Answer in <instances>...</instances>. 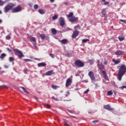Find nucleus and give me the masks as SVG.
Instances as JSON below:
<instances>
[{
	"mask_svg": "<svg viewBox=\"0 0 126 126\" xmlns=\"http://www.w3.org/2000/svg\"><path fill=\"white\" fill-rule=\"evenodd\" d=\"M118 39L120 40V41H123L125 39V36H124L123 35H120L118 37Z\"/></svg>",
	"mask_w": 126,
	"mask_h": 126,
	"instance_id": "4be33fe9",
	"label": "nucleus"
},
{
	"mask_svg": "<svg viewBox=\"0 0 126 126\" xmlns=\"http://www.w3.org/2000/svg\"><path fill=\"white\" fill-rule=\"evenodd\" d=\"M101 14L103 15L104 17L107 18V15L106 14V9H102Z\"/></svg>",
	"mask_w": 126,
	"mask_h": 126,
	"instance_id": "ddd939ff",
	"label": "nucleus"
},
{
	"mask_svg": "<svg viewBox=\"0 0 126 126\" xmlns=\"http://www.w3.org/2000/svg\"><path fill=\"white\" fill-rule=\"evenodd\" d=\"M3 66H4V68H8V66L6 65H4Z\"/></svg>",
	"mask_w": 126,
	"mask_h": 126,
	"instance_id": "13d9d810",
	"label": "nucleus"
},
{
	"mask_svg": "<svg viewBox=\"0 0 126 126\" xmlns=\"http://www.w3.org/2000/svg\"><path fill=\"white\" fill-rule=\"evenodd\" d=\"M113 94V92L112 91L107 92V94L108 95H112Z\"/></svg>",
	"mask_w": 126,
	"mask_h": 126,
	"instance_id": "72a5a7b5",
	"label": "nucleus"
},
{
	"mask_svg": "<svg viewBox=\"0 0 126 126\" xmlns=\"http://www.w3.org/2000/svg\"><path fill=\"white\" fill-rule=\"evenodd\" d=\"M74 29L77 31V30H81V28L80 27V26H79V25H78L77 26H75V27H74Z\"/></svg>",
	"mask_w": 126,
	"mask_h": 126,
	"instance_id": "a878e982",
	"label": "nucleus"
},
{
	"mask_svg": "<svg viewBox=\"0 0 126 126\" xmlns=\"http://www.w3.org/2000/svg\"><path fill=\"white\" fill-rule=\"evenodd\" d=\"M54 74H55V73L53 70L48 71L46 72L45 73L43 74V75L44 76H52Z\"/></svg>",
	"mask_w": 126,
	"mask_h": 126,
	"instance_id": "9d476101",
	"label": "nucleus"
},
{
	"mask_svg": "<svg viewBox=\"0 0 126 126\" xmlns=\"http://www.w3.org/2000/svg\"><path fill=\"white\" fill-rule=\"evenodd\" d=\"M99 121H93V123L94 124H96L97 123H98Z\"/></svg>",
	"mask_w": 126,
	"mask_h": 126,
	"instance_id": "8fccbe9b",
	"label": "nucleus"
},
{
	"mask_svg": "<svg viewBox=\"0 0 126 126\" xmlns=\"http://www.w3.org/2000/svg\"><path fill=\"white\" fill-rule=\"evenodd\" d=\"M52 98L53 99H54V100H55V101H58L59 100V99L57 98H56L55 96H53L52 97Z\"/></svg>",
	"mask_w": 126,
	"mask_h": 126,
	"instance_id": "37998d69",
	"label": "nucleus"
},
{
	"mask_svg": "<svg viewBox=\"0 0 126 126\" xmlns=\"http://www.w3.org/2000/svg\"><path fill=\"white\" fill-rule=\"evenodd\" d=\"M102 73L103 75V78H104V79L105 80H109L106 72L105 71H102Z\"/></svg>",
	"mask_w": 126,
	"mask_h": 126,
	"instance_id": "4468645a",
	"label": "nucleus"
},
{
	"mask_svg": "<svg viewBox=\"0 0 126 126\" xmlns=\"http://www.w3.org/2000/svg\"><path fill=\"white\" fill-rule=\"evenodd\" d=\"M88 75L92 81H95V78L94 72L91 71L88 73Z\"/></svg>",
	"mask_w": 126,
	"mask_h": 126,
	"instance_id": "423d86ee",
	"label": "nucleus"
},
{
	"mask_svg": "<svg viewBox=\"0 0 126 126\" xmlns=\"http://www.w3.org/2000/svg\"><path fill=\"white\" fill-rule=\"evenodd\" d=\"M2 14V11H1V10H0V14Z\"/></svg>",
	"mask_w": 126,
	"mask_h": 126,
	"instance_id": "0e129e2a",
	"label": "nucleus"
},
{
	"mask_svg": "<svg viewBox=\"0 0 126 126\" xmlns=\"http://www.w3.org/2000/svg\"><path fill=\"white\" fill-rule=\"evenodd\" d=\"M102 1L104 2H105L106 1V0H102Z\"/></svg>",
	"mask_w": 126,
	"mask_h": 126,
	"instance_id": "338daca9",
	"label": "nucleus"
},
{
	"mask_svg": "<svg viewBox=\"0 0 126 126\" xmlns=\"http://www.w3.org/2000/svg\"><path fill=\"white\" fill-rule=\"evenodd\" d=\"M33 8L34 9L37 10L38 8V5H37V4L34 5Z\"/></svg>",
	"mask_w": 126,
	"mask_h": 126,
	"instance_id": "4c0bfd02",
	"label": "nucleus"
},
{
	"mask_svg": "<svg viewBox=\"0 0 126 126\" xmlns=\"http://www.w3.org/2000/svg\"><path fill=\"white\" fill-rule=\"evenodd\" d=\"M74 14L72 12H71L67 15V18H71L72 17H73Z\"/></svg>",
	"mask_w": 126,
	"mask_h": 126,
	"instance_id": "393cba45",
	"label": "nucleus"
},
{
	"mask_svg": "<svg viewBox=\"0 0 126 126\" xmlns=\"http://www.w3.org/2000/svg\"><path fill=\"white\" fill-rule=\"evenodd\" d=\"M50 2L53 3L55 1V0H50Z\"/></svg>",
	"mask_w": 126,
	"mask_h": 126,
	"instance_id": "052dcab7",
	"label": "nucleus"
},
{
	"mask_svg": "<svg viewBox=\"0 0 126 126\" xmlns=\"http://www.w3.org/2000/svg\"><path fill=\"white\" fill-rule=\"evenodd\" d=\"M72 80L70 78H68L66 81L65 87H68L71 85Z\"/></svg>",
	"mask_w": 126,
	"mask_h": 126,
	"instance_id": "f8f14e48",
	"label": "nucleus"
},
{
	"mask_svg": "<svg viewBox=\"0 0 126 126\" xmlns=\"http://www.w3.org/2000/svg\"><path fill=\"white\" fill-rule=\"evenodd\" d=\"M80 90V89H78V88H76V89H75V90H76V91H78V90Z\"/></svg>",
	"mask_w": 126,
	"mask_h": 126,
	"instance_id": "e2e57ef3",
	"label": "nucleus"
},
{
	"mask_svg": "<svg viewBox=\"0 0 126 126\" xmlns=\"http://www.w3.org/2000/svg\"><path fill=\"white\" fill-rule=\"evenodd\" d=\"M45 105L46 106V107L48 108H51V105H50L49 104H45Z\"/></svg>",
	"mask_w": 126,
	"mask_h": 126,
	"instance_id": "de8ad7c7",
	"label": "nucleus"
},
{
	"mask_svg": "<svg viewBox=\"0 0 126 126\" xmlns=\"http://www.w3.org/2000/svg\"><path fill=\"white\" fill-rule=\"evenodd\" d=\"M7 51L9 52V53H11L12 51L11 50H10L9 48H6Z\"/></svg>",
	"mask_w": 126,
	"mask_h": 126,
	"instance_id": "a18cd8bd",
	"label": "nucleus"
},
{
	"mask_svg": "<svg viewBox=\"0 0 126 126\" xmlns=\"http://www.w3.org/2000/svg\"><path fill=\"white\" fill-rule=\"evenodd\" d=\"M6 57V54L5 53H2L0 55V59L2 60Z\"/></svg>",
	"mask_w": 126,
	"mask_h": 126,
	"instance_id": "6ab92c4d",
	"label": "nucleus"
},
{
	"mask_svg": "<svg viewBox=\"0 0 126 126\" xmlns=\"http://www.w3.org/2000/svg\"><path fill=\"white\" fill-rule=\"evenodd\" d=\"M70 94V93L68 91L65 92V96L67 97Z\"/></svg>",
	"mask_w": 126,
	"mask_h": 126,
	"instance_id": "e433bc0d",
	"label": "nucleus"
},
{
	"mask_svg": "<svg viewBox=\"0 0 126 126\" xmlns=\"http://www.w3.org/2000/svg\"><path fill=\"white\" fill-rule=\"evenodd\" d=\"M125 88H126V86H122L121 89L124 90Z\"/></svg>",
	"mask_w": 126,
	"mask_h": 126,
	"instance_id": "bf43d9fd",
	"label": "nucleus"
},
{
	"mask_svg": "<svg viewBox=\"0 0 126 126\" xmlns=\"http://www.w3.org/2000/svg\"><path fill=\"white\" fill-rule=\"evenodd\" d=\"M80 33V32L77 31H75L74 32H73L72 34V38H76L79 34Z\"/></svg>",
	"mask_w": 126,
	"mask_h": 126,
	"instance_id": "6e6552de",
	"label": "nucleus"
},
{
	"mask_svg": "<svg viewBox=\"0 0 126 126\" xmlns=\"http://www.w3.org/2000/svg\"><path fill=\"white\" fill-rule=\"evenodd\" d=\"M29 71V70L27 68H25L24 69V73L27 74V72Z\"/></svg>",
	"mask_w": 126,
	"mask_h": 126,
	"instance_id": "ea45409f",
	"label": "nucleus"
},
{
	"mask_svg": "<svg viewBox=\"0 0 126 126\" xmlns=\"http://www.w3.org/2000/svg\"><path fill=\"white\" fill-rule=\"evenodd\" d=\"M60 25L62 27H63L65 25V21L63 17H61L59 18Z\"/></svg>",
	"mask_w": 126,
	"mask_h": 126,
	"instance_id": "0eeeda50",
	"label": "nucleus"
},
{
	"mask_svg": "<svg viewBox=\"0 0 126 126\" xmlns=\"http://www.w3.org/2000/svg\"><path fill=\"white\" fill-rule=\"evenodd\" d=\"M90 41V40H89L88 39H83L82 41V42L83 43H85L87 42V41Z\"/></svg>",
	"mask_w": 126,
	"mask_h": 126,
	"instance_id": "473e14b6",
	"label": "nucleus"
},
{
	"mask_svg": "<svg viewBox=\"0 0 126 126\" xmlns=\"http://www.w3.org/2000/svg\"><path fill=\"white\" fill-rule=\"evenodd\" d=\"M20 88H22V89L24 91V92L27 94H29V92L23 87H20Z\"/></svg>",
	"mask_w": 126,
	"mask_h": 126,
	"instance_id": "cd10ccee",
	"label": "nucleus"
},
{
	"mask_svg": "<svg viewBox=\"0 0 126 126\" xmlns=\"http://www.w3.org/2000/svg\"><path fill=\"white\" fill-rule=\"evenodd\" d=\"M120 21L126 24V20H120Z\"/></svg>",
	"mask_w": 126,
	"mask_h": 126,
	"instance_id": "c03bdc74",
	"label": "nucleus"
},
{
	"mask_svg": "<svg viewBox=\"0 0 126 126\" xmlns=\"http://www.w3.org/2000/svg\"><path fill=\"white\" fill-rule=\"evenodd\" d=\"M67 39H63V40H62L61 41V43L63 44H65L67 43Z\"/></svg>",
	"mask_w": 126,
	"mask_h": 126,
	"instance_id": "c756f323",
	"label": "nucleus"
},
{
	"mask_svg": "<svg viewBox=\"0 0 126 126\" xmlns=\"http://www.w3.org/2000/svg\"><path fill=\"white\" fill-rule=\"evenodd\" d=\"M38 12L41 14H44L45 13V11L42 10V9H39L38 10Z\"/></svg>",
	"mask_w": 126,
	"mask_h": 126,
	"instance_id": "b1692460",
	"label": "nucleus"
},
{
	"mask_svg": "<svg viewBox=\"0 0 126 126\" xmlns=\"http://www.w3.org/2000/svg\"><path fill=\"white\" fill-rule=\"evenodd\" d=\"M39 37L41 38L42 40L45 39L46 38V36L44 34H40L39 35Z\"/></svg>",
	"mask_w": 126,
	"mask_h": 126,
	"instance_id": "bb28decb",
	"label": "nucleus"
},
{
	"mask_svg": "<svg viewBox=\"0 0 126 126\" xmlns=\"http://www.w3.org/2000/svg\"><path fill=\"white\" fill-rule=\"evenodd\" d=\"M28 38L31 40V42H33V46L36 45V38L35 37H33L32 36H29Z\"/></svg>",
	"mask_w": 126,
	"mask_h": 126,
	"instance_id": "1a4fd4ad",
	"label": "nucleus"
},
{
	"mask_svg": "<svg viewBox=\"0 0 126 126\" xmlns=\"http://www.w3.org/2000/svg\"><path fill=\"white\" fill-rule=\"evenodd\" d=\"M112 62H113L114 63L117 64L121 63V60L119 59L118 60H116L115 59H112Z\"/></svg>",
	"mask_w": 126,
	"mask_h": 126,
	"instance_id": "aec40b11",
	"label": "nucleus"
},
{
	"mask_svg": "<svg viewBox=\"0 0 126 126\" xmlns=\"http://www.w3.org/2000/svg\"><path fill=\"white\" fill-rule=\"evenodd\" d=\"M24 61H27V62H32V60H30V59H24Z\"/></svg>",
	"mask_w": 126,
	"mask_h": 126,
	"instance_id": "49530a36",
	"label": "nucleus"
},
{
	"mask_svg": "<svg viewBox=\"0 0 126 126\" xmlns=\"http://www.w3.org/2000/svg\"><path fill=\"white\" fill-rule=\"evenodd\" d=\"M126 73V65L125 64H122L119 67V71L117 75V79L119 81H121L123 76Z\"/></svg>",
	"mask_w": 126,
	"mask_h": 126,
	"instance_id": "f257e3e1",
	"label": "nucleus"
},
{
	"mask_svg": "<svg viewBox=\"0 0 126 126\" xmlns=\"http://www.w3.org/2000/svg\"><path fill=\"white\" fill-rule=\"evenodd\" d=\"M51 32L53 35H55L57 33V31L55 29H52Z\"/></svg>",
	"mask_w": 126,
	"mask_h": 126,
	"instance_id": "5701e85b",
	"label": "nucleus"
},
{
	"mask_svg": "<svg viewBox=\"0 0 126 126\" xmlns=\"http://www.w3.org/2000/svg\"><path fill=\"white\" fill-rule=\"evenodd\" d=\"M63 123L65 126H72V124L71 123L66 122V121L65 120H63Z\"/></svg>",
	"mask_w": 126,
	"mask_h": 126,
	"instance_id": "412c9836",
	"label": "nucleus"
},
{
	"mask_svg": "<svg viewBox=\"0 0 126 126\" xmlns=\"http://www.w3.org/2000/svg\"><path fill=\"white\" fill-rule=\"evenodd\" d=\"M5 3V1H2V0H0V6H2Z\"/></svg>",
	"mask_w": 126,
	"mask_h": 126,
	"instance_id": "7c9ffc66",
	"label": "nucleus"
},
{
	"mask_svg": "<svg viewBox=\"0 0 126 126\" xmlns=\"http://www.w3.org/2000/svg\"><path fill=\"white\" fill-rule=\"evenodd\" d=\"M109 4V2H105L104 5H107Z\"/></svg>",
	"mask_w": 126,
	"mask_h": 126,
	"instance_id": "3c124183",
	"label": "nucleus"
},
{
	"mask_svg": "<svg viewBox=\"0 0 126 126\" xmlns=\"http://www.w3.org/2000/svg\"><path fill=\"white\" fill-rule=\"evenodd\" d=\"M46 65H47L46 63H41L37 64V66L38 67H41V66L45 67L46 66Z\"/></svg>",
	"mask_w": 126,
	"mask_h": 126,
	"instance_id": "f3484780",
	"label": "nucleus"
},
{
	"mask_svg": "<svg viewBox=\"0 0 126 126\" xmlns=\"http://www.w3.org/2000/svg\"><path fill=\"white\" fill-rule=\"evenodd\" d=\"M103 63H104V65H106L108 63V62L107 61H105V62H103Z\"/></svg>",
	"mask_w": 126,
	"mask_h": 126,
	"instance_id": "864d4df0",
	"label": "nucleus"
},
{
	"mask_svg": "<svg viewBox=\"0 0 126 126\" xmlns=\"http://www.w3.org/2000/svg\"><path fill=\"white\" fill-rule=\"evenodd\" d=\"M51 87H52V88H53V89H55V90L57 89V88H58L57 86L54 85H52Z\"/></svg>",
	"mask_w": 126,
	"mask_h": 126,
	"instance_id": "c9c22d12",
	"label": "nucleus"
},
{
	"mask_svg": "<svg viewBox=\"0 0 126 126\" xmlns=\"http://www.w3.org/2000/svg\"><path fill=\"white\" fill-rule=\"evenodd\" d=\"M13 51L14 52L15 54L20 59L25 57L23 53L17 49H14Z\"/></svg>",
	"mask_w": 126,
	"mask_h": 126,
	"instance_id": "7ed1b4c3",
	"label": "nucleus"
},
{
	"mask_svg": "<svg viewBox=\"0 0 126 126\" xmlns=\"http://www.w3.org/2000/svg\"><path fill=\"white\" fill-rule=\"evenodd\" d=\"M98 69H99L100 70V71H103V69H104V66L103 65V64H97V65Z\"/></svg>",
	"mask_w": 126,
	"mask_h": 126,
	"instance_id": "2eb2a0df",
	"label": "nucleus"
},
{
	"mask_svg": "<svg viewBox=\"0 0 126 126\" xmlns=\"http://www.w3.org/2000/svg\"><path fill=\"white\" fill-rule=\"evenodd\" d=\"M64 4L67 5L68 4V2H64Z\"/></svg>",
	"mask_w": 126,
	"mask_h": 126,
	"instance_id": "4d7b16f0",
	"label": "nucleus"
},
{
	"mask_svg": "<svg viewBox=\"0 0 126 126\" xmlns=\"http://www.w3.org/2000/svg\"><path fill=\"white\" fill-rule=\"evenodd\" d=\"M0 88L7 89V88H8V87L6 86H0Z\"/></svg>",
	"mask_w": 126,
	"mask_h": 126,
	"instance_id": "a19ab883",
	"label": "nucleus"
},
{
	"mask_svg": "<svg viewBox=\"0 0 126 126\" xmlns=\"http://www.w3.org/2000/svg\"><path fill=\"white\" fill-rule=\"evenodd\" d=\"M69 21L71 23H74L78 21V18H76V17H72L69 19Z\"/></svg>",
	"mask_w": 126,
	"mask_h": 126,
	"instance_id": "9b49d317",
	"label": "nucleus"
},
{
	"mask_svg": "<svg viewBox=\"0 0 126 126\" xmlns=\"http://www.w3.org/2000/svg\"><path fill=\"white\" fill-rule=\"evenodd\" d=\"M116 55H122L123 54V52L121 50L117 51L115 53Z\"/></svg>",
	"mask_w": 126,
	"mask_h": 126,
	"instance_id": "a211bd4d",
	"label": "nucleus"
},
{
	"mask_svg": "<svg viewBox=\"0 0 126 126\" xmlns=\"http://www.w3.org/2000/svg\"><path fill=\"white\" fill-rule=\"evenodd\" d=\"M11 39V36L9 35L6 36V39L7 40H10Z\"/></svg>",
	"mask_w": 126,
	"mask_h": 126,
	"instance_id": "79ce46f5",
	"label": "nucleus"
},
{
	"mask_svg": "<svg viewBox=\"0 0 126 126\" xmlns=\"http://www.w3.org/2000/svg\"><path fill=\"white\" fill-rule=\"evenodd\" d=\"M68 112H69V113H71V114H73L74 113V112H73L72 111H71V110H68Z\"/></svg>",
	"mask_w": 126,
	"mask_h": 126,
	"instance_id": "6e6d98bb",
	"label": "nucleus"
},
{
	"mask_svg": "<svg viewBox=\"0 0 126 126\" xmlns=\"http://www.w3.org/2000/svg\"><path fill=\"white\" fill-rule=\"evenodd\" d=\"M29 6H30V7H32V3H30L29 4Z\"/></svg>",
	"mask_w": 126,
	"mask_h": 126,
	"instance_id": "5fc2aeb1",
	"label": "nucleus"
},
{
	"mask_svg": "<svg viewBox=\"0 0 126 126\" xmlns=\"http://www.w3.org/2000/svg\"><path fill=\"white\" fill-rule=\"evenodd\" d=\"M75 65L78 67H81L84 66V63L80 60H77L75 62Z\"/></svg>",
	"mask_w": 126,
	"mask_h": 126,
	"instance_id": "39448f33",
	"label": "nucleus"
},
{
	"mask_svg": "<svg viewBox=\"0 0 126 126\" xmlns=\"http://www.w3.org/2000/svg\"><path fill=\"white\" fill-rule=\"evenodd\" d=\"M22 10V8L21 6H20V5L17 6V7H15V8H13V9H11V11L12 13H17L21 11Z\"/></svg>",
	"mask_w": 126,
	"mask_h": 126,
	"instance_id": "20e7f679",
	"label": "nucleus"
},
{
	"mask_svg": "<svg viewBox=\"0 0 126 126\" xmlns=\"http://www.w3.org/2000/svg\"><path fill=\"white\" fill-rule=\"evenodd\" d=\"M89 92V90L87 89L86 91L84 92V94H87V93H88Z\"/></svg>",
	"mask_w": 126,
	"mask_h": 126,
	"instance_id": "09e8293b",
	"label": "nucleus"
},
{
	"mask_svg": "<svg viewBox=\"0 0 126 126\" xmlns=\"http://www.w3.org/2000/svg\"><path fill=\"white\" fill-rule=\"evenodd\" d=\"M99 63H100V61H99V60H98V61H97V64H99Z\"/></svg>",
	"mask_w": 126,
	"mask_h": 126,
	"instance_id": "680f3d73",
	"label": "nucleus"
},
{
	"mask_svg": "<svg viewBox=\"0 0 126 126\" xmlns=\"http://www.w3.org/2000/svg\"><path fill=\"white\" fill-rule=\"evenodd\" d=\"M88 62L90 63V65H91L94 64V61L92 60H89Z\"/></svg>",
	"mask_w": 126,
	"mask_h": 126,
	"instance_id": "c85d7f7f",
	"label": "nucleus"
},
{
	"mask_svg": "<svg viewBox=\"0 0 126 126\" xmlns=\"http://www.w3.org/2000/svg\"><path fill=\"white\" fill-rule=\"evenodd\" d=\"M2 21L0 19V23H2Z\"/></svg>",
	"mask_w": 126,
	"mask_h": 126,
	"instance_id": "69168bd1",
	"label": "nucleus"
},
{
	"mask_svg": "<svg viewBox=\"0 0 126 126\" xmlns=\"http://www.w3.org/2000/svg\"><path fill=\"white\" fill-rule=\"evenodd\" d=\"M49 56L52 58H55V56L53 54H49Z\"/></svg>",
	"mask_w": 126,
	"mask_h": 126,
	"instance_id": "58836bf2",
	"label": "nucleus"
},
{
	"mask_svg": "<svg viewBox=\"0 0 126 126\" xmlns=\"http://www.w3.org/2000/svg\"><path fill=\"white\" fill-rule=\"evenodd\" d=\"M70 54L69 53H67L65 54V56L67 57H68L70 56Z\"/></svg>",
	"mask_w": 126,
	"mask_h": 126,
	"instance_id": "603ef678",
	"label": "nucleus"
},
{
	"mask_svg": "<svg viewBox=\"0 0 126 126\" xmlns=\"http://www.w3.org/2000/svg\"><path fill=\"white\" fill-rule=\"evenodd\" d=\"M104 108L109 111H112L113 110V109L111 108L109 105H104Z\"/></svg>",
	"mask_w": 126,
	"mask_h": 126,
	"instance_id": "dca6fc26",
	"label": "nucleus"
},
{
	"mask_svg": "<svg viewBox=\"0 0 126 126\" xmlns=\"http://www.w3.org/2000/svg\"><path fill=\"white\" fill-rule=\"evenodd\" d=\"M16 6L15 4L13 3H8L6 6L4 7V12L5 13H7L10 10H12V8Z\"/></svg>",
	"mask_w": 126,
	"mask_h": 126,
	"instance_id": "f03ea898",
	"label": "nucleus"
},
{
	"mask_svg": "<svg viewBox=\"0 0 126 126\" xmlns=\"http://www.w3.org/2000/svg\"><path fill=\"white\" fill-rule=\"evenodd\" d=\"M14 61V58H13V57H9V61L10 62H12Z\"/></svg>",
	"mask_w": 126,
	"mask_h": 126,
	"instance_id": "f704fd0d",
	"label": "nucleus"
},
{
	"mask_svg": "<svg viewBox=\"0 0 126 126\" xmlns=\"http://www.w3.org/2000/svg\"><path fill=\"white\" fill-rule=\"evenodd\" d=\"M58 16H57V15H54V16L52 17L53 20H56L58 19Z\"/></svg>",
	"mask_w": 126,
	"mask_h": 126,
	"instance_id": "2f4dec72",
	"label": "nucleus"
}]
</instances>
